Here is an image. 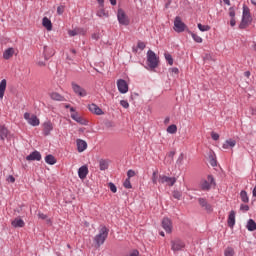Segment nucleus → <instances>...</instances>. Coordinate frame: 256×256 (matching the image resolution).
<instances>
[{"label": "nucleus", "instance_id": "nucleus-1", "mask_svg": "<svg viewBox=\"0 0 256 256\" xmlns=\"http://www.w3.org/2000/svg\"><path fill=\"white\" fill-rule=\"evenodd\" d=\"M253 17L251 16V10L247 6H243L242 20L239 24V29H247L251 25Z\"/></svg>", "mask_w": 256, "mask_h": 256}, {"label": "nucleus", "instance_id": "nucleus-2", "mask_svg": "<svg viewBox=\"0 0 256 256\" xmlns=\"http://www.w3.org/2000/svg\"><path fill=\"white\" fill-rule=\"evenodd\" d=\"M107 237H109V229L107 227L103 226L100 230L98 235L94 237V242L96 243L97 247H101L103 243L107 240Z\"/></svg>", "mask_w": 256, "mask_h": 256}, {"label": "nucleus", "instance_id": "nucleus-3", "mask_svg": "<svg viewBox=\"0 0 256 256\" xmlns=\"http://www.w3.org/2000/svg\"><path fill=\"white\" fill-rule=\"evenodd\" d=\"M147 61L150 69H156V67L159 65V58H157V55L152 50L147 52Z\"/></svg>", "mask_w": 256, "mask_h": 256}, {"label": "nucleus", "instance_id": "nucleus-4", "mask_svg": "<svg viewBox=\"0 0 256 256\" xmlns=\"http://www.w3.org/2000/svg\"><path fill=\"white\" fill-rule=\"evenodd\" d=\"M24 119L27 120V123L31 125L32 127H39L41 121H39V118H37L36 115L31 114L29 112H26L24 114Z\"/></svg>", "mask_w": 256, "mask_h": 256}, {"label": "nucleus", "instance_id": "nucleus-5", "mask_svg": "<svg viewBox=\"0 0 256 256\" xmlns=\"http://www.w3.org/2000/svg\"><path fill=\"white\" fill-rule=\"evenodd\" d=\"M158 183H161V185H167L168 187H173V185L177 183V178L160 175Z\"/></svg>", "mask_w": 256, "mask_h": 256}, {"label": "nucleus", "instance_id": "nucleus-6", "mask_svg": "<svg viewBox=\"0 0 256 256\" xmlns=\"http://www.w3.org/2000/svg\"><path fill=\"white\" fill-rule=\"evenodd\" d=\"M117 19L120 25H124L125 27H127V25L130 23L129 16H127L123 9H118Z\"/></svg>", "mask_w": 256, "mask_h": 256}, {"label": "nucleus", "instance_id": "nucleus-7", "mask_svg": "<svg viewBox=\"0 0 256 256\" xmlns=\"http://www.w3.org/2000/svg\"><path fill=\"white\" fill-rule=\"evenodd\" d=\"M185 29H187V25L183 23L181 17L177 16L174 20V31H176V33H183Z\"/></svg>", "mask_w": 256, "mask_h": 256}, {"label": "nucleus", "instance_id": "nucleus-8", "mask_svg": "<svg viewBox=\"0 0 256 256\" xmlns=\"http://www.w3.org/2000/svg\"><path fill=\"white\" fill-rule=\"evenodd\" d=\"M171 249L172 251H183V249H185V242L179 238H176L171 241Z\"/></svg>", "mask_w": 256, "mask_h": 256}, {"label": "nucleus", "instance_id": "nucleus-9", "mask_svg": "<svg viewBox=\"0 0 256 256\" xmlns=\"http://www.w3.org/2000/svg\"><path fill=\"white\" fill-rule=\"evenodd\" d=\"M211 185H215V179L212 175H208L207 180H203L201 182V189L203 191H209V189H211Z\"/></svg>", "mask_w": 256, "mask_h": 256}, {"label": "nucleus", "instance_id": "nucleus-10", "mask_svg": "<svg viewBox=\"0 0 256 256\" xmlns=\"http://www.w3.org/2000/svg\"><path fill=\"white\" fill-rule=\"evenodd\" d=\"M71 85L74 93L78 95V97H87V90H85L83 87H81L75 82H72Z\"/></svg>", "mask_w": 256, "mask_h": 256}, {"label": "nucleus", "instance_id": "nucleus-11", "mask_svg": "<svg viewBox=\"0 0 256 256\" xmlns=\"http://www.w3.org/2000/svg\"><path fill=\"white\" fill-rule=\"evenodd\" d=\"M117 87L119 93L125 94L129 91V84H127V81L123 79L117 80Z\"/></svg>", "mask_w": 256, "mask_h": 256}, {"label": "nucleus", "instance_id": "nucleus-12", "mask_svg": "<svg viewBox=\"0 0 256 256\" xmlns=\"http://www.w3.org/2000/svg\"><path fill=\"white\" fill-rule=\"evenodd\" d=\"M162 227H163L164 231H166V233L173 232V222H171V219H169V218H163Z\"/></svg>", "mask_w": 256, "mask_h": 256}, {"label": "nucleus", "instance_id": "nucleus-13", "mask_svg": "<svg viewBox=\"0 0 256 256\" xmlns=\"http://www.w3.org/2000/svg\"><path fill=\"white\" fill-rule=\"evenodd\" d=\"M53 131V123L51 121H47L43 123V134L45 137L48 135H51V132Z\"/></svg>", "mask_w": 256, "mask_h": 256}, {"label": "nucleus", "instance_id": "nucleus-14", "mask_svg": "<svg viewBox=\"0 0 256 256\" xmlns=\"http://www.w3.org/2000/svg\"><path fill=\"white\" fill-rule=\"evenodd\" d=\"M87 175H89V168L87 167V165L81 166L78 169V176L80 179H86Z\"/></svg>", "mask_w": 256, "mask_h": 256}, {"label": "nucleus", "instance_id": "nucleus-15", "mask_svg": "<svg viewBox=\"0 0 256 256\" xmlns=\"http://www.w3.org/2000/svg\"><path fill=\"white\" fill-rule=\"evenodd\" d=\"M26 161H41V153L34 151L26 157Z\"/></svg>", "mask_w": 256, "mask_h": 256}, {"label": "nucleus", "instance_id": "nucleus-16", "mask_svg": "<svg viewBox=\"0 0 256 256\" xmlns=\"http://www.w3.org/2000/svg\"><path fill=\"white\" fill-rule=\"evenodd\" d=\"M88 109L91 113H94V115H103V110L97 106V104H90Z\"/></svg>", "mask_w": 256, "mask_h": 256}, {"label": "nucleus", "instance_id": "nucleus-17", "mask_svg": "<svg viewBox=\"0 0 256 256\" xmlns=\"http://www.w3.org/2000/svg\"><path fill=\"white\" fill-rule=\"evenodd\" d=\"M11 225L15 229H19V228L25 227V221H23V219L17 217L14 220H12Z\"/></svg>", "mask_w": 256, "mask_h": 256}, {"label": "nucleus", "instance_id": "nucleus-18", "mask_svg": "<svg viewBox=\"0 0 256 256\" xmlns=\"http://www.w3.org/2000/svg\"><path fill=\"white\" fill-rule=\"evenodd\" d=\"M70 111L72 113L71 118L77 123H80V125H83L84 120L79 116V114H77V112H75V108H70Z\"/></svg>", "mask_w": 256, "mask_h": 256}, {"label": "nucleus", "instance_id": "nucleus-19", "mask_svg": "<svg viewBox=\"0 0 256 256\" xmlns=\"http://www.w3.org/2000/svg\"><path fill=\"white\" fill-rule=\"evenodd\" d=\"M42 26L45 27L48 31H53V23L48 17H44L42 19Z\"/></svg>", "mask_w": 256, "mask_h": 256}, {"label": "nucleus", "instance_id": "nucleus-20", "mask_svg": "<svg viewBox=\"0 0 256 256\" xmlns=\"http://www.w3.org/2000/svg\"><path fill=\"white\" fill-rule=\"evenodd\" d=\"M198 203L201 207H204V209H206V211H213V208L211 207V205L207 202V199L205 198H199L198 199Z\"/></svg>", "mask_w": 256, "mask_h": 256}, {"label": "nucleus", "instance_id": "nucleus-21", "mask_svg": "<svg viewBox=\"0 0 256 256\" xmlns=\"http://www.w3.org/2000/svg\"><path fill=\"white\" fill-rule=\"evenodd\" d=\"M77 149L79 153H83V151H85V149H87V142L82 140V139H78L77 140Z\"/></svg>", "mask_w": 256, "mask_h": 256}, {"label": "nucleus", "instance_id": "nucleus-22", "mask_svg": "<svg viewBox=\"0 0 256 256\" xmlns=\"http://www.w3.org/2000/svg\"><path fill=\"white\" fill-rule=\"evenodd\" d=\"M13 55H15V48H7L4 52H3V59L9 60L11 59V57H13Z\"/></svg>", "mask_w": 256, "mask_h": 256}, {"label": "nucleus", "instance_id": "nucleus-23", "mask_svg": "<svg viewBox=\"0 0 256 256\" xmlns=\"http://www.w3.org/2000/svg\"><path fill=\"white\" fill-rule=\"evenodd\" d=\"M235 145H237V142L233 139H228L224 142V144L222 145L223 149H233V147H235Z\"/></svg>", "mask_w": 256, "mask_h": 256}, {"label": "nucleus", "instance_id": "nucleus-24", "mask_svg": "<svg viewBox=\"0 0 256 256\" xmlns=\"http://www.w3.org/2000/svg\"><path fill=\"white\" fill-rule=\"evenodd\" d=\"M7 89V80L3 79L0 82V99H3L5 97V90Z\"/></svg>", "mask_w": 256, "mask_h": 256}, {"label": "nucleus", "instance_id": "nucleus-25", "mask_svg": "<svg viewBox=\"0 0 256 256\" xmlns=\"http://www.w3.org/2000/svg\"><path fill=\"white\" fill-rule=\"evenodd\" d=\"M228 227H235V211H231L228 216Z\"/></svg>", "mask_w": 256, "mask_h": 256}, {"label": "nucleus", "instance_id": "nucleus-26", "mask_svg": "<svg viewBox=\"0 0 256 256\" xmlns=\"http://www.w3.org/2000/svg\"><path fill=\"white\" fill-rule=\"evenodd\" d=\"M7 135H9V130H7L5 126H0V139L5 141V139H7Z\"/></svg>", "mask_w": 256, "mask_h": 256}, {"label": "nucleus", "instance_id": "nucleus-27", "mask_svg": "<svg viewBox=\"0 0 256 256\" xmlns=\"http://www.w3.org/2000/svg\"><path fill=\"white\" fill-rule=\"evenodd\" d=\"M97 17L107 18L109 17V12H106L103 6H100V9L96 13Z\"/></svg>", "mask_w": 256, "mask_h": 256}, {"label": "nucleus", "instance_id": "nucleus-28", "mask_svg": "<svg viewBox=\"0 0 256 256\" xmlns=\"http://www.w3.org/2000/svg\"><path fill=\"white\" fill-rule=\"evenodd\" d=\"M208 159L212 167H217V158L215 157V153L210 152Z\"/></svg>", "mask_w": 256, "mask_h": 256}, {"label": "nucleus", "instance_id": "nucleus-29", "mask_svg": "<svg viewBox=\"0 0 256 256\" xmlns=\"http://www.w3.org/2000/svg\"><path fill=\"white\" fill-rule=\"evenodd\" d=\"M99 167L100 171H106V169H109V162L105 159H101L99 161Z\"/></svg>", "mask_w": 256, "mask_h": 256}, {"label": "nucleus", "instance_id": "nucleus-30", "mask_svg": "<svg viewBox=\"0 0 256 256\" xmlns=\"http://www.w3.org/2000/svg\"><path fill=\"white\" fill-rule=\"evenodd\" d=\"M45 161H46V163H48V165H55L57 163V160L55 159V156H53V155H47L45 157Z\"/></svg>", "mask_w": 256, "mask_h": 256}, {"label": "nucleus", "instance_id": "nucleus-31", "mask_svg": "<svg viewBox=\"0 0 256 256\" xmlns=\"http://www.w3.org/2000/svg\"><path fill=\"white\" fill-rule=\"evenodd\" d=\"M240 199L243 203H249V196L247 195V191L242 190L240 192Z\"/></svg>", "mask_w": 256, "mask_h": 256}, {"label": "nucleus", "instance_id": "nucleus-32", "mask_svg": "<svg viewBox=\"0 0 256 256\" xmlns=\"http://www.w3.org/2000/svg\"><path fill=\"white\" fill-rule=\"evenodd\" d=\"M247 229L248 231H256V223L253 219H250L247 223Z\"/></svg>", "mask_w": 256, "mask_h": 256}, {"label": "nucleus", "instance_id": "nucleus-33", "mask_svg": "<svg viewBox=\"0 0 256 256\" xmlns=\"http://www.w3.org/2000/svg\"><path fill=\"white\" fill-rule=\"evenodd\" d=\"M51 99H53L54 101H63V96H61V94L57 93V92H53L50 94Z\"/></svg>", "mask_w": 256, "mask_h": 256}, {"label": "nucleus", "instance_id": "nucleus-34", "mask_svg": "<svg viewBox=\"0 0 256 256\" xmlns=\"http://www.w3.org/2000/svg\"><path fill=\"white\" fill-rule=\"evenodd\" d=\"M167 133H170L171 135H175V133H177V125L172 124L168 126Z\"/></svg>", "mask_w": 256, "mask_h": 256}, {"label": "nucleus", "instance_id": "nucleus-35", "mask_svg": "<svg viewBox=\"0 0 256 256\" xmlns=\"http://www.w3.org/2000/svg\"><path fill=\"white\" fill-rule=\"evenodd\" d=\"M199 31L205 32V31H211V26L209 25H203L201 23L198 24Z\"/></svg>", "mask_w": 256, "mask_h": 256}, {"label": "nucleus", "instance_id": "nucleus-36", "mask_svg": "<svg viewBox=\"0 0 256 256\" xmlns=\"http://www.w3.org/2000/svg\"><path fill=\"white\" fill-rule=\"evenodd\" d=\"M151 179L154 185H157V183H159V174L157 173V171L153 172Z\"/></svg>", "mask_w": 256, "mask_h": 256}, {"label": "nucleus", "instance_id": "nucleus-37", "mask_svg": "<svg viewBox=\"0 0 256 256\" xmlns=\"http://www.w3.org/2000/svg\"><path fill=\"white\" fill-rule=\"evenodd\" d=\"M225 256H234L235 255V250L231 247H228L224 251Z\"/></svg>", "mask_w": 256, "mask_h": 256}, {"label": "nucleus", "instance_id": "nucleus-38", "mask_svg": "<svg viewBox=\"0 0 256 256\" xmlns=\"http://www.w3.org/2000/svg\"><path fill=\"white\" fill-rule=\"evenodd\" d=\"M164 57L169 65H173V56H171V54H169V52H166L164 54Z\"/></svg>", "mask_w": 256, "mask_h": 256}, {"label": "nucleus", "instance_id": "nucleus-39", "mask_svg": "<svg viewBox=\"0 0 256 256\" xmlns=\"http://www.w3.org/2000/svg\"><path fill=\"white\" fill-rule=\"evenodd\" d=\"M191 36L196 43H203V38H201V36H199L195 33H191Z\"/></svg>", "mask_w": 256, "mask_h": 256}, {"label": "nucleus", "instance_id": "nucleus-40", "mask_svg": "<svg viewBox=\"0 0 256 256\" xmlns=\"http://www.w3.org/2000/svg\"><path fill=\"white\" fill-rule=\"evenodd\" d=\"M38 217L39 219H43V220L46 219V223H48V225H51V219H48L47 215H45L44 213L39 212Z\"/></svg>", "mask_w": 256, "mask_h": 256}, {"label": "nucleus", "instance_id": "nucleus-41", "mask_svg": "<svg viewBox=\"0 0 256 256\" xmlns=\"http://www.w3.org/2000/svg\"><path fill=\"white\" fill-rule=\"evenodd\" d=\"M124 187L125 189H131V180L130 178H127L125 181H124Z\"/></svg>", "mask_w": 256, "mask_h": 256}, {"label": "nucleus", "instance_id": "nucleus-42", "mask_svg": "<svg viewBox=\"0 0 256 256\" xmlns=\"http://www.w3.org/2000/svg\"><path fill=\"white\" fill-rule=\"evenodd\" d=\"M173 197H174V199H178V201H179V200H181L182 194H181V192L176 190L173 192Z\"/></svg>", "mask_w": 256, "mask_h": 256}, {"label": "nucleus", "instance_id": "nucleus-43", "mask_svg": "<svg viewBox=\"0 0 256 256\" xmlns=\"http://www.w3.org/2000/svg\"><path fill=\"white\" fill-rule=\"evenodd\" d=\"M57 13H58V15H63V13H65V6H63V5L58 6Z\"/></svg>", "mask_w": 256, "mask_h": 256}, {"label": "nucleus", "instance_id": "nucleus-44", "mask_svg": "<svg viewBox=\"0 0 256 256\" xmlns=\"http://www.w3.org/2000/svg\"><path fill=\"white\" fill-rule=\"evenodd\" d=\"M183 159H185V154L181 153L177 159L178 165H183Z\"/></svg>", "mask_w": 256, "mask_h": 256}, {"label": "nucleus", "instance_id": "nucleus-45", "mask_svg": "<svg viewBox=\"0 0 256 256\" xmlns=\"http://www.w3.org/2000/svg\"><path fill=\"white\" fill-rule=\"evenodd\" d=\"M108 185H109L110 191H112V193H117V186H115V184L110 182Z\"/></svg>", "mask_w": 256, "mask_h": 256}, {"label": "nucleus", "instance_id": "nucleus-46", "mask_svg": "<svg viewBox=\"0 0 256 256\" xmlns=\"http://www.w3.org/2000/svg\"><path fill=\"white\" fill-rule=\"evenodd\" d=\"M120 105L124 107V109H129V102L127 100H121Z\"/></svg>", "mask_w": 256, "mask_h": 256}, {"label": "nucleus", "instance_id": "nucleus-47", "mask_svg": "<svg viewBox=\"0 0 256 256\" xmlns=\"http://www.w3.org/2000/svg\"><path fill=\"white\" fill-rule=\"evenodd\" d=\"M229 15H230L231 19H235V8H233V7L229 8Z\"/></svg>", "mask_w": 256, "mask_h": 256}, {"label": "nucleus", "instance_id": "nucleus-48", "mask_svg": "<svg viewBox=\"0 0 256 256\" xmlns=\"http://www.w3.org/2000/svg\"><path fill=\"white\" fill-rule=\"evenodd\" d=\"M68 35L70 37H75V35H79V32L77 30H69Z\"/></svg>", "mask_w": 256, "mask_h": 256}, {"label": "nucleus", "instance_id": "nucleus-49", "mask_svg": "<svg viewBox=\"0 0 256 256\" xmlns=\"http://www.w3.org/2000/svg\"><path fill=\"white\" fill-rule=\"evenodd\" d=\"M138 49H141L143 51V49H145L146 45L145 42H141L139 41L137 44Z\"/></svg>", "mask_w": 256, "mask_h": 256}, {"label": "nucleus", "instance_id": "nucleus-50", "mask_svg": "<svg viewBox=\"0 0 256 256\" xmlns=\"http://www.w3.org/2000/svg\"><path fill=\"white\" fill-rule=\"evenodd\" d=\"M127 177H128V179H131V177H135V171H133V170H128V172H127Z\"/></svg>", "mask_w": 256, "mask_h": 256}, {"label": "nucleus", "instance_id": "nucleus-51", "mask_svg": "<svg viewBox=\"0 0 256 256\" xmlns=\"http://www.w3.org/2000/svg\"><path fill=\"white\" fill-rule=\"evenodd\" d=\"M211 137L214 141H219V134L212 132L211 133Z\"/></svg>", "mask_w": 256, "mask_h": 256}, {"label": "nucleus", "instance_id": "nucleus-52", "mask_svg": "<svg viewBox=\"0 0 256 256\" xmlns=\"http://www.w3.org/2000/svg\"><path fill=\"white\" fill-rule=\"evenodd\" d=\"M7 181H8V183H14L15 177L13 175H10V176H8Z\"/></svg>", "mask_w": 256, "mask_h": 256}, {"label": "nucleus", "instance_id": "nucleus-53", "mask_svg": "<svg viewBox=\"0 0 256 256\" xmlns=\"http://www.w3.org/2000/svg\"><path fill=\"white\" fill-rule=\"evenodd\" d=\"M240 209H241V211H249V206L242 204V205L240 206Z\"/></svg>", "mask_w": 256, "mask_h": 256}, {"label": "nucleus", "instance_id": "nucleus-54", "mask_svg": "<svg viewBox=\"0 0 256 256\" xmlns=\"http://www.w3.org/2000/svg\"><path fill=\"white\" fill-rule=\"evenodd\" d=\"M236 24H237V21L235 20V18H231V19H230V25H231V27H235Z\"/></svg>", "mask_w": 256, "mask_h": 256}, {"label": "nucleus", "instance_id": "nucleus-55", "mask_svg": "<svg viewBox=\"0 0 256 256\" xmlns=\"http://www.w3.org/2000/svg\"><path fill=\"white\" fill-rule=\"evenodd\" d=\"M172 73H175V75H179V68H171Z\"/></svg>", "mask_w": 256, "mask_h": 256}, {"label": "nucleus", "instance_id": "nucleus-56", "mask_svg": "<svg viewBox=\"0 0 256 256\" xmlns=\"http://www.w3.org/2000/svg\"><path fill=\"white\" fill-rule=\"evenodd\" d=\"M129 256H139V252L137 250H133Z\"/></svg>", "mask_w": 256, "mask_h": 256}, {"label": "nucleus", "instance_id": "nucleus-57", "mask_svg": "<svg viewBox=\"0 0 256 256\" xmlns=\"http://www.w3.org/2000/svg\"><path fill=\"white\" fill-rule=\"evenodd\" d=\"M244 76H246L247 79H249V77H251V72L249 71L244 72Z\"/></svg>", "mask_w": 256, "mask_h": 256}, {"label": "nucleus", "instance_id": "nucleus-58", "mask_svg": "<svg viewBox=\"0 0 256 256\" xmlns=\"http://www.w3.org/2000/svg\"><path fill=\"white\" fill-rule=\"evenodd\" d=\"M97 2L99 3L100 7H103L105 0H97Z\"/></svg>", "mask_w": 256, "mask_h": 256}, {"label": "nucleus", "instance_id": "nucleus-59", "mask_svg": "<svg viewBox=\"0 0 256 256\" xmlns=\"http://www.w3.org/2000/svg\"><path fill=\"white\" fill-rule=\"evenodd\" d=\"M223 2L225 3V5H228V6L231 5V0H223Z\"/></svg>", "mask_w": 256, "mask_h": 256}, {"label": "nucleus", "instance_id": "nucleus-60", "mask_svg": "<svg viewBox=\"0 0 256 256\" xmlns=\"http://www.w3.org/2000/svg\"><path fill=\"white\" fill-rule=\"evenodd\" d=\"M252 195H253V197H256V185H255V187H254V189L252 191Z\"/></svg>", "mask_w": 256, "mask_h": 256}, {"label": "nucleus", "instance_id": "nucleus-61", "mask_svg": "<svg viewBox=\"0 0 256 256\" xmlns=\"http://www.w3.org/2000/svg\"><path fill=\"white\" fill-rule=\"evenodd\" d=\"M111 5H117V0H110Z\"/></svg>", "mask_w": 256, "mask_h": 256}, {"label": "nucleus", "instance_id": "nucleus-62", "mask_svg": "<svg viewBox=\"0 0 256 256\" xmlns=\"http://www.w3.org/2000/svg\"><path fill=\"white\" fill-rule=\"evenodd\" d=\"M159 235H161V237H165V232L161 231L159 232Z\"/></svg>", "mask_w": 256, "mask_h": 256}, {"label": "nucleus", "instance_id": "nucleus-63", "mask_svg": "<svg viewBox=\"0 0 256 256\" xmlns=\"http://www.w3.org/2000/svg\"><path fill=\"white\" fill-rule=\"evenodd\" d=\"M48 50L49 48L47 46H44V54L47 53Z\"/></svg>", "mask_w": 256, "mask_h": 256}, {"label": "nucleus", "instance_id": "nucleus-64", "mask_svg": "<svg viewBox=\"0 0 256 256\" xmlns=\"http://www.w3.org/2000/svg\"><path fill=\"white\" fill-rule=\"evenodd\" d=\"M253 50L256 51V43L253 45Z\"/></svg>", "mask_w": 256, "mask_h": 256}]
</instances>
